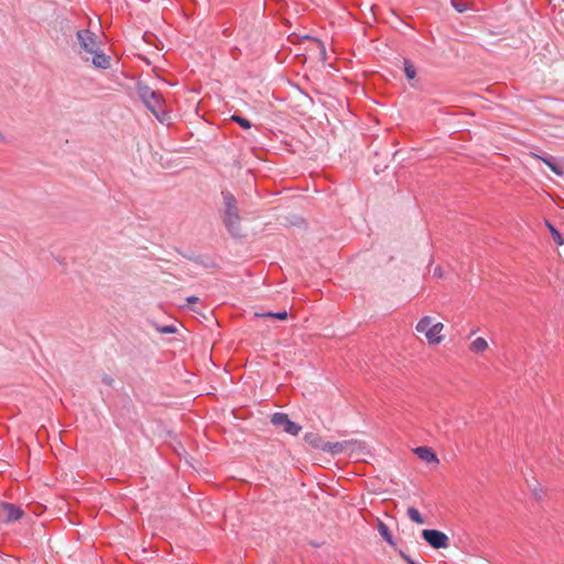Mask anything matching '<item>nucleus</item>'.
I'll return each mask as SVG.
<instances>
[{"label":"nucleus","mask_w":564,"mask_h":564,"mask_svg":"<svg viewBox=\"0 0 564 564\" xmlns=\"http://www.w3.org/2000/svg\"><path fill=\"white\" fill-rule=\"evenodd\" d=\"M152 70H153V72H156V70H161V69H160V68L154 67Z\"/></svg>","instance_id":"nucleus-27"},{"label":"nucleus","mask_w":564,"mask_h":564,"mask_svg":"<svg viewBox=\"0 0 564 564\" xmlns=\"http://www.w3.org/2000/svg\"><path fill=\"white\" fill-rule=\"evenodd\" d=\"M414 453L417 455V457L420 459H422L423 462H425L427 464H438L440 463L437 456L430 447H426V446L416 447L414 449Z\"/></svg>","instance_id":"nucleus-7"},{"label":"nucleus","mask_w":564,"mask_h":564,"mask_svg":"<svg viewBox=\"0 0 564 564\" xmlns=\"http://www.w3.org/2000/svg\"><path fill=\"white\" fill-rule=\"evenodd\" d=\"M0 508H1L0 516L4 522L17 521L23 514V511L19 507H17L15 505H12V503L1 502Z\"/></svg>","instance_id":"nucleus-6"},{"label":"nucleus","mask_w":564,"mask_h":564,"mask_svg":"<svg viewBox=\"0 0 564 564\" xmlns=\"http://www.w3.org/2000/svg\"><path fill=\"white\" fill-rule=\"evenodd\" d=\"M488 341L484 337H477L469 345V350L474 354H481L488 349Z\"/></svg>","instance_id":"nucleus-13"},{"label":"nucleus","mask_w":564,"mask_h":564,"mask_svg":"<svg viewBox=\"0 0 564 564\" xmlns=\"http://www.w3.org/2000/svg\"><path fill=\"white\" fill-rule=\"evenodd\" d=\"M234 121H236L240 127H242L243 129H250L251 128V123L248 119L246 118H242L240 116H232L231 118Z\"/></svg>","instance_id":"nucleus-20"},{"label":"nucleus","mask_w":564,"mask_h":564,"mask_svg":"<svg viewBox=\"0 0 564 564\" xmlns=\"http://www.w3.org/2000/svg\"><path fill=\"white\" fill-rule=\"evenodd\" d=\"M403 70L409 72V70H415V69H414L413 65L408 59H405Z\"/></svg>","instance_id":"nucleus-22"},{"label":"nucleus","mask_w":564,"mask_h":564,"mask_svg":"<svg viewBox=\"0 0 564 564\" xmlns=\"http://www.w3.org/2000/svg\"><path fill=\"white\" fill-rule=\"evenodd\" d=\"M138 94L156 119L163 121L164 118L161 116L163 113V100L161 96L142 83H138Z\"/></svg>","instance_id":"nucleus-3"},{"label":"nucleus","mask_w":564,"mask_h":564,"mask_svg":"<svg viewBox=\"0 0 564 564\" xmlns=\"http://www.w3.org/2000/svg\"><path fill=\"white\" fill-rule=\"evenodd\" d=\"M155 329L160 334H174L176 333V327L173 325L160 326L155 325Z\"/></svg>","instance_id":"nucleus-18"},{"label":"nucleus","mask_w":564,"mask_h":564,"mask_svg":"<svg viewBox=\"0 0 564 564\" xmlns=\"http://www.w3.org/2000/svg\"><path fill=\"white\" fill-rule=\"evenodd\" d=\"M406 74V78L411 83L412 86H414V84L412 83L416 76V73H405Z\"/></svg>","instance_id":"nucleus-23"},{"label":"nucleus","mask_w":564,"mask_h":564,"mask_svg":"<svg viewBox=\"0 0 564 564\" xmlns=\"http://www.w3.org/2000/svg\"><path fill=\"white\" fill-rule=\"evenodd\" d=\"M408 517L415 523L417 524H423L424 523V519L422 518L420 511L414 508V507H409L408 508Z\"/></svg>","instance_id":"nucleus-15"},{"label":"nucleus","mask_w":564,"mask_h":564,"mask_svg":"<svg viewBox=\"0 0 564 564\" xmlns=\"http://www.w3.org/2000/svg\"><path fill=\"white\" fill-rule=\"evenodd\" d=\"M533 156L538 160H541L543 163H545L556 175H564V164H556L551 159L542 158L538 154H533Z\"/></svg>","instance_id":"nucleus-14"},{"label":"nucleus","mask_w":564,"mask_h":564,"mask_svg":"<svg viewBox=\"0 0 564 564\" xmlns=\"http://www.w3.org/2000/svg\"><path fill=\"white\" fill-rule=\"evenodd\" d=\"M451 2L457 12L463 13L468 9L467 3L462 0H452Z\"/></svg>","instance_id":"nucleus-19"},{"label":"nucleus","mask_w":564,"mask_h":564,"mask_svg":"<svg viewBox=\"0 0 564 564\" xmlns=\"http://www.w3.org/2000/svg\"><path fill=\"white\" fill-rule=\"evenodd\" d=\"M224 199H225L226 210L237 208L236 198L231 194H229V193L225 194Z\"/></svg>","instance_id":"nucleus-17"},{"label":"nucleus","mask_w":564,"mask_h":564,"mask_svg":"<svg viewBox=\"0 0 564 564\" xmlns=\"http://www.w3.org/2000/svg\"><path fill=\"white\" fill-rule=\"evenodd\" d=\"M304 441L316 449L324 451L326 442L322 438V436L314 432H308L304 435Z\"/></svg>","instance_id":"nucleus-10"},{"label":"nucleus","mask_w":564,"mask_h":564,"mask_svg":"<svg viewBox=\"0 0 564 564\" xmlns=\"http://www.w3.org/2000/svg\"><path fill=\"white\" fill-rule=\"evenodd\" d=\"M345 444H347V446L345 447L346 454L357 455L367 452V444L362 441L349 440L345 441Z\"/></svg>","instance_id":"nucleus-8"},{"label":"nucleus","mask_w":564,"mask_h":564,"mask_svg":"<svg viewBox=\"0 0 564 564\" xmlns=\"http://www.w3.org/2000/svg\"><path fill=\"white\" fill-rule=\"evenodd\" d=\"M239 220H240V218H239L237 208L226 210L225 224L231 232L235 234L238 230Z\"/></svg>","instance_id":"nucleus-9"},{"label":"nucleus","mask_w":564,"mask_h":564,"mask_svg":"<svg viewBox=\"0 0 564 564\" xmlns=\"http://www.w3.org/2000/svg\"><path fill=\"white\" fill-rule=\"evenodd\" d=\"M549 228H550V231L552 234V237L554 239V241L558 245V246H562L564 243V240L561 236V234L552 226V225H547Z\"/></svg>","instance_id":"nucleus-21"},{"label":"nucleus","mask_w":564,"mask_h":564,"mask_svg":"<svg viewBox=\"0 0 564 564\" xmlns=\"http://www.w3.org/2000/svg\"><path fill=\"white\" fill-rule=\"evenodd\" d=\"M347 444H345V441L343 442H326L324 451L325 453L332 454L333 456H337L345 453V447Z\"/></svg>","instance_id":"nucleus-12"},{"label":"nucleus","mask_w":564,"mask_h":564,"mask_svg":"<svg viewBox=\"0 0 564 564\" xmlns=\"http://www.w3.org/2000/svg\"><path fill=\"white\" fill-rule=\"evenodd\" d=\"M301 39H302V40H312V37H311V36H308V35H304V36H302Z\"/></svg>","instance_id":"nucleus-26"},{"label":"nucleus","mask_w":564,"mask_h":564,"mask_svg":"<svg viewBox=\"0 0 564 564\" xmlns=\"http://www.w3.org/2000/svg\"><path fill=\"white\" fill-rule=\"evenodd\" d=\"M422 536L433 549H447L449 546V538L442 531L424 529Z\"/></svg>","instance_id":"nucleus-4"},{"label":"nucleus","mask_w":564,"mask_h":564,"mask_svg":"<svg viewBox=\"0 0 564 564\" xmlns=\"http://www.w3.org/2000/svg\"><path fill=\"white\" fill-rule=\"evenodd\" d=\"M271 422L273 425L278 427H282L283 431L291 435H297L302 427L295 422L291 421L289 416L284 413H274L272 415Z\"/></svg>","instance_id":"nucleus-5"},{"label":"nucleus","mask_w":564,"mask_h":564,"mask_svg":"<svg viewBox=\"0 0 564 564\" xmlns=\"http://www.w3.org/2000/svg\"><path fill=\"white\" fill-rule=\"evenodd\" d=\"M79 44V54L86 62H91L95 67H110V56L106 55L100 48L98 37L90 30H79L76 33Z\"/></svg>","instance_id":"nucleus-1"},{"label":"nucleus","mask_w":564,"mask_h":564,"mask_svg":"<svg viewBox=\"0 0 564 564\" xmlns=\"http://www.w3.org/2000/svg\"><path fill=\"white\" fill-rule=\"evenodd\" d=\"M445 324L433 315L422 316L415 325L416 334L430 346H438L445 340Z\"/></svg>","instance_id":"nucleus-2"},{"label":"nucleus","mask_w":564,"mask_h":564,"mask_svg":"<svg viewBox=\"0 0 564 564\" xmlns=\"http://www.w3.org/2000/svg\"><path fill=\"white\" fill-rule=\"evenodd\" d=\"M434 275H435V276H438V278H442V276H443V274H442L441 269H435V270H434Z\"/></svg>","instance_id":"nucleus-25"},{"label":"nucleus","mask_w":564,"mask_h":564,"mask_svg":"<svg viewBox=\"0 0 564 564\" xmlns=\"http://www.w3.org/2000/svg\"><path fill=\"white\" fill-rule=\"evenodd\" d=\"M187 302L193 304V303H197L198 302V297L197 296H189L187 297Z\"/></svg>","instance_id":"nucleus-24"},{"label":"nucleus","mask_w":564,"mask_h":564,"mask_svg":"<svg viewBox=\"0 0 564 564\" xmlns=\"http://www.w3.org/2000/svg\"><path fill=\"white\" fill-rule=\"evenodd\" d=\"M377 530H378L379 534L382 536V539L389 545H391L394 549L397 547V544H395V542H394V540L392 538V534H391L389 528L380 519H377Z\"/></svg>","instance_id":"nucleus-11"},{"label":"nucleus","mask_w":564,"mask_h":564,"mask_svg":"<svg viewBox=\"0 0 564 564\" xmlns=\"http://www.w3.org/2000/svg\"><path fill=\"white\" fill-rule=\"evenodd\" d=\"M254 316L256 317H273V318H278V319H281V321H285L288 318V312L286 311H282V312H279V313H254Z\"/></svg>","instance_id":"nucleus-16"}]
</instances>
